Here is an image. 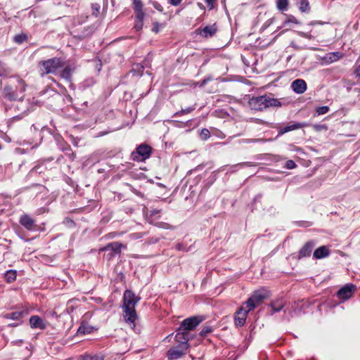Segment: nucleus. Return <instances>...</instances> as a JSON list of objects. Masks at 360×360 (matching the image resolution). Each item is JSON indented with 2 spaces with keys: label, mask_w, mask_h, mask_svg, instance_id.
<instances>
[{
  "label": "nucleus",
  "mask_w": 360,
  "mask_h": 360,
  "mask_svg": "<svg viewBox=\"0 0 360 360\" xmlns=\"http://www.w3.org/2000/svg\"><path fill=\"white\" fill-rule=\"evenodd\" d=\"M188 349L179 345L171 347L167 352V357L168 360H175L181 358L186 354Z\"/></svg>",
  "instance_id": "17"
},
{
  "label": "nucleus",
  "mask_w": 360,
  "mask_h": 360,
  "mask_svg": "<svg viewBox=\"0 0 360 360\" xmlns=\"http://www.w3.org/2000/svg\"><path fill=\"white\" fill-rule=\"evenodd\" d=\"M150 3L153 5V6L158 11L162 12L163 11V7L162 6L155 1H150Z\"/></svg>",
  "instance_id": "47"
},
{
  "label": "nucleus",
  "mask_w": 360,
  "mask_h": 360,
  "mask_svg": "<svg viewBox=\"0 0 360 360\" xmlns=\"http://www.w3.org/2000/svg\"><path fill=\"white\" fill-rule=\"evenodd\" d=\"M296 33L304 38L308 39H314V37L310 33V32H304L301 31H297Z\"/></svg>",
  "instance_id": "43"
},
{
  "label": "nucleus",
  "mask_w": 360,
  "mask_h": 360,
  "mask_svg": "<svg viewBox=\"0 0 360 360\" xmlns=\"http://www.w3.org/2000/svg\"><path fill=\"white\" fill-rule=\"evenodd\" d=\"M160 25L159 22H155L153 23L152 31L155 33H158L160 31Z\"/></svg>",
  "instance_id": "50"
},
{
  "label": "nucleus",
  "mask_w": 360,
  "mask_h": 360,
  "mask_svg": "<svg viewBox=\"0 0 360 360\" xmlns=\"http://www.w3.org/2000/svg\"><path fill=\"white\" fill-rule=\"evenodd\" d=\"M262 194H258L257 195L255 198H254V201L256 202V201H258L261 198H262Z\"/></svg>",
  "instance_id": "61"
},
{
  "label": "nucleus",
  "mask_w": 360,
  "mask_h": 360,
  "mask_svg": "<svg viewBox=\"0 0 360 360\" xmlns=\"http://www.w3.org/2000/svg\"><path fill=\"white\" fill-rule=\"evenodd\" d=\"M200 138L202 141H207L210 137V131L206 129H202L200 134Z\"/></svg>",
  "instance_id": "39"
},
{
  "label": "nucleus",
  "mask_w": 360,
  "mask_h": 360,
  "mask_svg": "<svg viewBox=\"0 0 360 360\" xmlns=\"http://www.w3.org/2000/svg\"><path fill=\"white\" fill-rule=\"evenodd\" d=\"M309 126H310V124H309L307 122H291L290 124H288L285 127H278L277 128V129H278V136H281L287 132H289V131H291L293 130H296V129H299L301 128H304L306 127H309Z\"/></svg>",
  "instance_id": "15"
},
{
  "label": "nucleus",
  "mask_w": 360,
  "mask_h": 360,
  "mask_svg": "<svg viewBox=\"0 0 360 360\" xmlns=\"http://www.w3.org/2000/svg\"><path fill=\"white\" fill-rule=\"evenodd\" d=\"M32 186H36L39 188V190L45 189V187L41 184H33Z\"/></svg>",
  "instance_id": "59"
},
{
  "label": "nucleus",
  "mask_w": 360,
  "mask_h": 360,
  "mask_svg": "<svg viewBox=\"0 0 360 360\" xmlns=\"http://www.w3.org/2000/svg\"><path fill=\"white\" fill-rule=\"evenodd\" d=\"M207 6L209 7L210 10L212 9L214 7L213 1L214 0H204Z\"/></svg>",
  "instance_id": "56"
},
{
  "label": "nucleus",
  "mask_w": 360,
  "mask_h": 360,
  "mask_svg": "<svg viewBox=\"0 0 360 360\" xmlns=\"http://www.w3.org/2000/svg\"><path fill=\"white\" fill-rule=\"evenodd\" d=\"M299 10L302 13H309L310 11V6L308 0H297Z\"/></svg>",
  "instance_id": "31"
},
{
  "label": "nucleus",
  "mask_w": 360,
  "mask_h": 360,
  "mask_svg": "<svg viewBox=\"0 0 360 360\" xmlns=\"http://www.w3.org/2000/svg\"><path fill=\"white\" fill-rule=\"evenodd\" d=\"M195 109V106L188 107V108H186L185 109H181V110L176 112L174 115V116L182 115H184V114H188V113H190V112H193Z\"/></svg>",
  "instance_id": "41"
},
{
  "label": "nucleus",
  "mask_w": 360,
  "mask_h": 360,
  "mask_svg": "<svg viewBox=\"0 0 360 360\" xmlns=\"http://www.w3.org/2000/svg\"><path fill=\"white\" fill-rule=\"evenodd\" d=\"M191 339V335L186 330H179V328L176 330V334L175 335V340L178 343L177 345L186 348L188 349L190 347L188 341Z\"/></svg>",
  "instance_id": "14"
},
{
  "label": "nucleus",
  "mask_w": 360,
  "mask_h": 360,
  "mask_svg": "<svg viewBox=\"0 0 360 360\" xmlns=\"http://www.w3.org/2000/svg\"><path fill=\"white\" fill-rule=\"evenodd\" d=\"M30 311L27 309L23 308L20 311H13L2 314V317L6 319H11L17 321H22V319L27 316Z\"/></svg>",
  "instance_id": "18"
},
{
  "label": "nucleus",
  "mask_w": 360,
  "mask_h": 360,
  "mask_svg": "<svg viewBox=\"0 0 360 360\" xmlns=\"http://www.w3.org/2000/svg\"><path fill=\"white\" fill-rule=\"evenodd\" d=\"M250 311L244 306L238 309L234 314V323L236 327H242L245 324L248 314Z\"/></svg>",
  "instance_id": "10"
},
{
  "label": "nucleus",
  "mask_w": 360,
  "mask_h": 360,
  "mask_svg": "<svg viewBox=\"0 0 360 360\" xmlns=\"http://www.w3.org/2000/svg\"><path fill=\"white\" fill-rule=\"evenodd\" d=\"M22 118V117L21 115H16V116H13V117H11L8 122L9 123H11V122H14L15 121H18V120H20Z\"/></svg>",
  "instance_id": "55"
},
{
  "label": "nucleus",
  "mask_w": 360,
  "mask_h": 360,
  "mask_svg": "<svg viewBox=\"0 0 360 360\" xmlns=\"http://www.w3.org/2000/svg\"><path fill=\"white\" fill-rule=\"evenodd\" d=\"M316 243L313 240L307 241L300 250L298 259L310 257Z\"/></svg>",
  "instance_id": "21"
},
{
  "label": "nucleus",
  "mask_w": 360,
  "mask_h": 360,
  "mask_svg": "<svg viewBox=\"0 0 360 360\" xmlns=\"http://www.w3.org/2000/svg\"><path fill=\"white\" fill-rule=\"evenodd\" d=\"M135 195H138V196H140V197H141V198H143V194L141 192L139 191H136V192H135Z\"/></svg>",
  "instance_id": "63"
},
{
  "label": "nucleus",
  "mask_w": 360,
  "mask_h": 360,
  "mask_svg": "<svg viewBox=\"0 0 360 360\" xmlns=\"http://www.w3.org/2000/svg\"><path fill=\"white\" fill-rule=\"evenodd\" d=\"M289 4L288 0H277L276 6L279 11H286Z\"/></svg>",
  "instance_id": "37"
},
{
  "label": "nucleus",
  "mask_w": 360,
  "mask_h": 360,
  "mask_svg": "<svg viewBox=\"0 0 360 360\" xmlns=\"http://www.w3.org/2000/svg\"><path fill=\"white\" fill-rule=\"evenodd\" d=\"M157 226L160 228L165 229H171V227H172L169 224L165 223V222L158 223Z\"/></svg>",
  "instance_id": "54"
},
{
  "label": "nucleus",
  "mask_w": 360,
  "mask_h": 360,
  "mask_svg": "<svg viewBox=\"0 0 360 360\" xmlns=\"http://www.w3.org/2000/svg\"><path fill=\"white\" fill-rule=\"evenodd\" d=\"M22 342H23L22 340H18L13 341V343L15 344V345H20Z\"/></svg>",
  "instance_id": "64"
},
{
  "label": "nucleus",
  "mask_w": 360,
  "mask_h": 360,
  "mask_svg": "<svg viewBox=\"0 0 360 360\" xmlns=\"http://www.w3.org/2000/svg\"><path fill=\"white\" fill-rule=\"evenodd\" d=\"M92 327L86 323H82L77 330L78 334H88L91 332Z\"/></svg>",
  "instance_id": "36"
},
{
  "label": "nucleus",
  "mask_w": 360,
  "mask_h": 360,
  "mask_svg": "<svg viewBox=\"0 0 360 360\" xmlns=\"http://www.w3.org/2000/svg\"><path fill=\"white\" fill-rule=\"evenodd\" d=\"M135 13V20H134V28L136 31L142 30L143 26V20L146 14L143 11V8H134Z\"/></svg>",
  "instance_id": "19"
},
{
  "label": "nucleus",
  "mask_w": 360,
  "mask_h": 360,
  "mask_svg": "<svg viewBox=\"0 0 360 360\" xmlns=\"http://www.w3.org/2000/svg\"><path fill=\"white\" fill-rule=\"evenodd\" d=\"M297 167L295 162L292 160H288L285 162V167L288 169H295Z\"/></svg>",
  "instance_id": "46"
},
{
  "label": "nucleus",
  "mask_w": 360,
  "mask_h": 360,
  "mask_svg": "<svg viewBox=\"0 0 360 360\" xmlns=\"http://www.w3.org/2000/svg\"><path fill=\"white\" fill-rule=\"evenodd\" d=\"M143 233H134V236H135V238H140L143 236Z\"/></svg>",
  "instance_id": "60"
},
{
  "label": "nucleus",
  "mask_w": 360,
  "mask_h": 360,
  "mask_svg": "<svg viewBox=\"0 0 360 360\" xmlns=\"http://www.w3.org/2000/svg\"><path fill=\"white\" fill-rule=\"evenodd\" d=\"M285 305V301L282 298H278L271 302L269 307L271 309L270 314L281 311Z\"/></svg>",
  "instance_id": "22"
},
{
  "label": "nucleus",
  "mask_w": 360,
  "mask_h": 360,
  "mask_svg": "<svg viewBox=\"0 0 360 360\" xmlns=\"http://www.w3.org/2000/svg\"><path fill=\"white\" fill-rule=\"evenodd\" d=\"M273 19L271 18L265 22V23L262 26V29L265 30L268 26H269L272 23Z\"/></svg>",
  "instance_id": "57"
},
{
  "label": "nucleus",
  "mask_w": 360,
  "mask_h": 360,
  "mask_svg": "<svg viewBox=\"0 0 360 360\" xmlns=\"http://www.w3.org/2000/svg\"><path fill=\"white\" fill-rule=\"evenodd\" d=\"M145 67L141 63L135 64L131 70V73L134 76H142Z\"/></svg>",
  "instance_id": "32"
},
{
  "label": "nucleus",
  "mask_w": 360,
  "mask_h": 360,
  "mask_svg": "<svg viewBox=\"0 0 360 360\" xmlns=\"http://www.w3.org/2000/svg\"><path fill=\"white\" fill-rule=\"evenodd\" d=\"M124 321L129 324H134L137 319V314L135 307H122Z\"/></svg>",
  "instance_id": "20"
},
{
  "label": "nucleus",
  "mask_w": 360,
  "mask_h": 360,
  "mask_svg": "<svg viewBox=\"0 0 360 360\" xmlns=\"http://www.w3.org/2000/svg\"><path fill=\"white\" fill-rule=\"evenodd\" d=\"M211 80V77H206V78H204L203 79L199 81V82H197L196 84H195V86H198L200 87H202L204 86L205 85H206L207 84V82Z\"/></svg>",
  "instance_id": "48"
},
{
  "label": "nucleus",
  "mask_w": 360,
  "mask_h": 360,
  "mask_svg": "<svg viewBox=\"0 0 360 360\" xmlns=\"http://www.w3.org/2000/svg\"><path fill=\"white\" fill-rule=\"evenodd\" d=\"M54 158L53 157L43 158L39 160L38 163L28 172L26 178L30 179L32 177L37 176V174H40L44 173V171L47 169L46 167V163L53 161Z\"/></svg>",
  "instance_id": "8"
},
{
  "label": "nucleus",
  "mask_w": 360,
  "mask_h": 360,
  "mask_svg": "<svg viewBox=\"0 0 360 360\" xmlns=\"http://www.w3.org/2000/svg\"><path fill=\"white\" fill-rule=\"evenodd\" d=\"M286 15V18L285 20L283 21L282 25L281 27H278V29H281L282 27H287L288 25H289L290 23H293V24H300V22L296 19L295 17H294L293 15Z\"/></svg>",
  "instance_id": "33"
},
{
  "label": "nucleus",
  "mask_w": 360,
  "mask_h": 360,
  "mask_svg": "<svg viewBox=\"0 0 360 360\" xmlns=\"http://www.w3.org/2000/svg\"><path fill=\"white\" fill-rule=\"evenodd\" d=\"M153 148L150 146L143 143L131 152L130 158L134 161L143 162L150 157Z\"/></svg>",
  "instance_id": "5"
},
{
  "label": "nucleus",
  "mask_w": 360,
  "mask_h": 360,
  "mask_svg": "<svg viewBox=\"0 0 360 360\" xmlns=\"http://www.w3.org/2000/svg\"><path fill=\"white\" fill-rule=\"evenodd\" d=\"M59 149L65 153L70 161L72 162L75 160L76 155L68 143L63 141L59 145Z\"/></svg>",
  "instance_id": "25"
},
{
  "label": "nucleus",
  "mask_w": 360,
  "mask_h": 360,
  "mask_svg": "<svg viewBox=\"0 0 360 360\" xmlns=\"http://www.w3.org/2000/svg\"><path fill=\"white\" fill-rule=\"evenodd\" d=\"M249 105L252 110L262 111L268 108L282 106L281 102L270 95H263L259 96H253L249 100Z\"/></svg>",
  "instance_id": "2"
},
{
  "label": "nucleus",
  "mask_w": 360,
  "mask_h": 360,
  "mask_svg": "<svg viewBox=\"0 0 360 360\" xmlns=\"http://www.w3.org/2000/svg\"><path fill=\"white\" fill-rule=\"evenodd\" d=\"M11 80L1 89V96L4 100L9 102L22 101L26 91V83L19 76L11 77Z\"/></svg>",
  "instance_id": "1"
},
{
  "label": "nucleus",
  "mask_w": 360,
  "mask_h": 360,
  "mask_svg": "<svg viewBox=\"0 0 360 360\" xmlns=\"http://www.w3.org/2000/svg\"><path fill=\"white\" fill-rule=\"evenodd\" d=\"M175 248L179 251H188V250L186 248L185 245L183 243H178L175 245Z\"/></svg>",
  "instance_id": "49"
},
{
  "label": "nucleus",
  "mask_w": 360,
  "mask_h": 360,
  "mask_svg": "<svg viewBox=\"0 0 360 360\" xmlns=\"http://www.w3.org/2000/svg\"><path fill=\"white\" fill-rule=\"evenodd\" d=\"M356 68H355V70H354V75L358 77H360V63H359V61L356 63L355 65Z\"/></svg>",
  "instance_id": "52"
},
{
  "label": "nucleus",
  "mask_w": 360,
  "mask_h": 360,
  "mask_svg": "<svg viewBox=\"0 0 360 360\" xmlns=\"http://www.w3.org/2000/svg\"><path fill=\"white\" fill-rule=\"evenodd\" d=\"M64 68L60 72V77L70 83V87L75 89V85L72 84V74L76 70V67L74 65H66L63 66Z\"/></svg>",
  "instance_id": "12"
},
{
  "label": "nucleus",
  "mask_w": 360,
  "mask_h": 360,
  "mask_svg": "<svg viewBox=\"0 0 360 360\" xmlns=\"http://www.w3.org/2000/svg\"><path fill=\"white\" fill-rule=\"evenodd\" d=\"M96 83L94 77H88L81 82L78 85V89L81 91H85L88 88L93 86Z\"/></svg>",
  "instance_id": "27"
},
{
  "label": "nucleus",
  "mask_w": 360,
  "mask_h": 360,
  "mask_svg": "<svg viewBox=\"0 0 360 360\" xmlns=\"http://www.w3.org/2000/svg\"><path fill=\"white\" fill-rule=\"evenodd\" d=\"M291 88L296 94H303L307 90V83L302 79H297L291 84Z\"/></svg>",
  "instance_id": "23"
},
{
  "label": "nucleus",
  "mask_w": 360,
  "mask_h": 360,
  "mask_svg": "<svg viewBox=\"0 0 360 360\" xmlns=\"http://www.w3.org/2000/svg\"><path fill=\"white\" fill-rule=\"evenodd\" d=\"M17 272L15 270L10 269L6 271L4 274L5 280L7 283H12L16 279Z\"/></svg>",
  "instance_id": "34"
},
{
  "label": "nucleus",
  "mask_w": 360,
  "mask_h": 360,
  "mask_svg": "<svg viewBox=\"0 0 360 360\" xmlns=\"http://www.w3.org/2000/svg\"><path fill=\"white\" fill-rule=\"evenodd\" d=\"M356 290V286L352 283H347L342 287L337 292V297L342 300H347L352 297Z\"/></svg>",
  "instance_id": "13"
},
{
  "label": "nucleus",
  "mask_w": 360,
  "mask_h": 360,
  "mask_svg": "<svg viewBox=\"0 0 360 360\" xmlns=\"http://www.w3.org/2000/svg\"><path fill=\"white\" fill-rule=\"evenodd\" d=\"M131 1L133 9L143 8V5L141 0H131Z\"/></svg>",
  "instance_id": "45"
},
{
  "label": "nucleus",
  "mask_w": 360,
  "mask_h": 360,
  "mask_svg": "<svg viewBox=\"0 0 360 360\" xmlns=\"http://www.w3.org/2000/svg\"><path fill=\"white\" fill-rule=\"evenodd\" d=\"M218 30L217 25L216 23H214L211 25H207L205 27H199L195 30V33L203 38H210L212 37L217 33Z\"/></svg>",
  "instance_id": "16"
},
{
  "label": "nucleus",
  "mask_w": 360,
  "mask_h": 360,
  "mask_svg": "<svg viewBox=\"0 0 360 360\" xmlns=\"http://www.w3.org/2000/svg\"><path fill=\"white\" fill-rule=\"evenodd\" d=\"M77 360H104V356L103 354H87L85 353L82 355H80Z\"/></svg>",
  "instance_id": "28"
},
{
  "label": "nucleus",
  "mask_w": 360,
  "mask_h": 360,
  "mask_svg": "<svg viewBox=\"0 0 360 360\" xmlns=\"http://www.w3.org/2000/svg\"><path fill=\"white\" fill-rule=\"evenodd\" d=\"M344 56V54L340 51L331 52L326 55L325 59L327 63H331L338 61Z\"/></svg>",
  "instance_id": "30"
},
{
  "label": "nucleus",
  "mask_w": 360,
  "mask_h": 360,
  "mask_svg": "<svg viewBox=\"0 0 360 360\" xmlns=\"http://www.w3.org/2000/svg\"><path fill=\"white\" fill-rule=\"evenodd\" d=\"M30 325L32 328L44 330L46 328L44 321L37 315H33L30 318Z\"/></svg>",
  "instance_id": "24"
},
{
  "label": "nucleus",
  "mask_w": 360,
  "mask_h": 360,
  "mask_svg": "<svg viewBox=\"0 0 360 360\" xmlns=\"http://www.w3.org/2000/svg\"><path fill=\"white\" fill-rule=\"evenodd\" d=\"M94 32V30L93 27L88 26L84 28V30L78 34L75 37L80 40H83L84 39L90 37Z\"/></svg>",
  "instance_id": "29"
},
{
  "label": "nucleus",
  "mask_w": 360,
  "mask_h": 360,
  "mask_svg": "<svg viewBox=\"0 0 360 360\" xmlns=\"http://www.w3.org/2000/svg\"><path fill=\"white\" fill-rule=\"evenodd\" d=\"M63 224L69 228H74L76 225L73 219L70 217H66L63 221Z\"/></svg>",
  "instance_id": "42"
},
{
  "label": "nucleus",
  "mask_w": 360,
  "mask_h": 360,
  "mask_svg": "<svg viewBox=\"0 0 360 360\" xmlns=\"http://www.w3.org/2000/svg\"><path fill=\"white\" fill-rule=\"evenodd\" d=\"M20 224L27 231L35 232L39 230L36 220L28 214H23L19 218Z\"/></svg>",
  "instance_id": "7"
},
{
  "label": "nucleus",
  "mask_w": 360,
  "mask_h": 360,
  "mask_svg": "<svg viewBox=\"0 0 360 360\" xmlns=\"http://www.w3.org/2000/svg\"><path fill=\"white\" fill-rule=\"evenodd\" d=\"M63 158V156L62 155H60L57 158H56V162L57 163H59L60 162L61 160Z\"/></svg>",
  "instance_id": "62"
},
{
  "label": "nucleus",
  "mask_w": 360,
  "mask_h": 360,
  "mask_svg": "<svg viewBox=\"0 0 360 360\" xmlns=\"http://www.w3.org/2000/svg\"><path fill=\"white\" fill-rule=\"evenodd\" d=\"M27 39H28L27 35L26 34L22 32L20 34H18L15 35L13 37V41L16 44H21L23 42L26 41L27 40Z\"/></svg>",
  "instance_id": "35"
},
{
  "label": "nucleus",
  "mask_w": 360,
  "mask_h": 360,
  "mask_svg": "<svg viewBox=\"0 0 360 360\" xmlns=\"http://www.w3.org/2000/svg\"><path fill=\"white\" fill-rule=\"evenodd\" d=\"M214 328L211 326H204L200 332V335L202 337H206L207 334L213 332Z\"/></svg>",
  "instance_id": "38"
},
{
  "label": "nucleus",
  "mask_w": 360,
  "mask_h": 360,
  "mask_svg": "<svg viewBox=\"0 0 360 360\" xmlns=\"http://www.w3.org/2000/svg\"><path fill=\"white\" fill-rule=\"evenodd\" d=\"M329 110H330V108L327 105L319 106V107L316 108V109L315 115H321L326 114L327 112H328Z\"/></svg>",
  "instance_id": "40"
},
{
  "label": "nucleus",
  "mask_w": 360,
  "mask_h": 360,
  "mask_svg": "<svg viewBox=\"0 0 360 360\" xmlns=\"http://www.w3.org/2000/svg\"><path fill=\"white\" fill-rule=\"evenodd\" d=\"M268 296V291L264 288H260L255 290L251 296L243 303V305H245V307L248 308L249 310H252L257 307Z\"/></svg>",
  "instance_id": "4"
},
{
  "label": "nucleus",
  "mask_w": 360,
  "mask_h": 360,
  "mask_svg": "<svg viewBox=\"0 0 360 360\" xmlns=\"http://www.w3.org/2000/svg\"><path fill=\"white\" fill-rule=\"evenodd\" d=\"M64 65V60L61 58L53 57L41 60L38 63L39 73L42 77L49 74H56Z\"/></svg>",
  "instance_id": "3"
},
{
  "label": "nucleus",
  "mask_w": 360,
  "mask_h": 360,
  "mask_svg": "<svg viewBox=\"0 0 360 360\" xmlns=\"http://www.w3.org/2000/svg\"><path fill=\"white\" fill-rule=\"evenodd\" d=\"M11 70L8 68L0 66V77H4L9 75Z\"/></svg>",
  "instance_id": "44"
},
{
  "label": "nucleus",
  "mask_w": 360,
  "mask_h": 360,
  "mask_svg": "<svg viewBox=\"0 0 360 360\" xmlns=\"http://www.w3.org/2000/svg\"><path fill=\"white\" fill-rule=\"evenodd\" d=\"M204 318L201 316H193L183 320L179 327V330H186L187 332L195 329L202 321Z\"/></svg>",
  "instance_id": "6"
},
{
  "label": "nucleus",
  "mask_w": 360,
  "mask_h": 360,
  "mask_svg": "<svg viewBox=\"0 0 360 360\" xmlns=\"http://www.w3.org/2000/svg\"><path fill=\"white\" fill-rule=\"evenodd\" d=\"M22 323V321H18V322H15V323H9L8 325V326L10 327V328H14V327H17V326H20Z\"/></svg>",
  "instance_id": "58"
},
{
  "label": "nucleus",
  "mask_w": 360,
  "mask_h": 360,
  "mask_svg": "<svg viewBox=\"0 0 360 360\" xmlns=\"http://www.w3.org/2000/svg\"><path fill=\"white\" fill-rule=\"evenodd\" d=\"M141 297L136 296L131 290H126L123 295V307H135V305L140 301Z\"/></svg>",
  "instance_id": "11"
},
{
  "label": "nucleus",
  "mask_w": 360,
  "mask_h": 360,
  "mask_svg": "<svg viewBox=\"0 0 360 360\" xmlns=\"http://www.w3.org/2000/svg\"><path fill=\"white\" fill-rule=\"evenodd\" d=\"M330 252L328 247L323 245L316 249L313 253V257L316 259H320L327 257Z\"/></svg>",
  "instance_id": "26"
},
{
  "label": "nucleus",
  "mask_w": 360,
  "mask_h": 360,
  "mask_svg": "<svg viewBox=\"0 0 360 360\" xmlns=\"http://www.w3.org/2000/svg\"><path fill=\"white\" fill-rule=\"evenodd\" d=\"M313 128L316 131H321V129H326L327 126L326 124H314Z\"/></svg>",
  "instance_id": "51"
},
{
  "label": "nucleus",
  "mask_w": 360,
  "mask_h": 360,
  "mask_svg": "<svg viewBox=\"0 0 360 360\" xmlns=\"http://www.w3.org/2000/svg\"><path fill=\"white\" fill-rule=\"evenodd\" d=\"M126 247L122 245L120 242H112L107 244L105 247H103L101 250L102 251H110L108 254L107 257L108 259H111L117 255L121 254L122 249L125 248Z\"/></svg>",
  "instance_id": "9"
},
{
  "label": "nucleus",
  "mask_w": 360,
  "mask_h": 360,
  "mask_svg": "<svg viewBox=\"0 0 360 360\" xmlns=\"http://www.w3.org/2000/svg\"><path fill=\"white\" fill-rule=\"evenodd\" d=\"M167 2L174 6H179L183 0H167Z\"/></svg>",
  "instance_id": "53"
}]
</instances>
